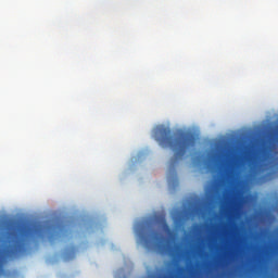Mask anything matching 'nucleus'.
Instances as JSON below:
<instances>
[{"label":"nucleus","instance_id":"nucleus-4","mask_svg":"<svg viewBox=\"0 0 278 278\" xmlns=\"http://www.w3.org/2000/svg\"><path fill=\"white\" fill-rule=\"evenodd\" d=\"M227 179H236L238 177V163L232 162L228 165V168L225 170Z\"/></svg>","mask_w":278,"mask_h":278},{"label":"nucleus","instance_id":"nucleus-6","mask_svg":"<svg viewBox=\"0 0 278 278\" xmlns=\"http://www.w3.org/2000/svg\"><path fill=\"white\" fill-rule=\"evenodd\" d=\"M75 253H77V249L75 247H73L71 250H67L65 252V260H74Z\"/></svg>","mask_w":278,"mask_h":278},{"label":"nucleus","instance_id":"nucleus-7","mask_svg":"<svg viewBox=\"0 0 278 278\" xmlns=\"http://www.w3.org/2000/svg\"><path fill=\"white\" fill-rule=\"evenodd\" d=\"M56 229H58L59 231H63V228H62L61 226H49V227H48V231H54V235H55V236H60V232L56 231Z\"/></svg>","mask_w":278,"mask_h":278},{"label":"nucleus","instance_id":"nucleus-3","mask_svg":"<svg viewBox=\"0 0 278 278\" xmlns=\"http://www.w3.org/2000/svg\"><path fill=\"white\" fill-rule=\"evenodd\" d=\"M137 233L140 242H142L147 249H160V247H162V235L151 229L150 220H146Z\"/></svg>","mask_w":278,"mask_h":278},{"label":"nucleus","instance_id":"nucleus-2","mask_svg":"<svg viewBox=\"0 0 278 278\" xmlns=\"http://www.w3.org/2000/svg\"><path fill=\"white\" fill-rule=\"evenodd\" d=\"M152 136L160 147L172 149L174 152L173 157L169 160L167 181L169 186H178L179 180L177 179L175 166L197 147V135L186 130H177L173 134L170 128L159 125L153 129Z\"/></svg>","mask_w":278,"mask_h":278},{"label":"nucleus","instance_id":"nucleus-5","mask_svg":"<svg viewBox=\"0 0 278 278\" xmlns=\"http://www.w3.org/2000/svg\"><path fill=\"white\" fill-rule=\"evenodd\" d=\"M156 223L160 225V227H161L162 231H164V233H170V226H168V223H166L165 217H157Z\"/></svg>","mask_w":278,"mask_h":278},{"label":"nucleus","instance_id":"nucleus-1","mask_svg":"<svg viewBox=\"0 0 278 278\" xmlns=\"http://www.w3.org/2000/svg\"><path fill=\"white\" fill-rule=\"evenodd\" d=\"M40 233L37 226H27L8 217L0 216V277L5 275L3 264L8 260H14L25 255L31 240Z\"/></svg>","mask_w":278,"mask_h":278}]
</instances>
